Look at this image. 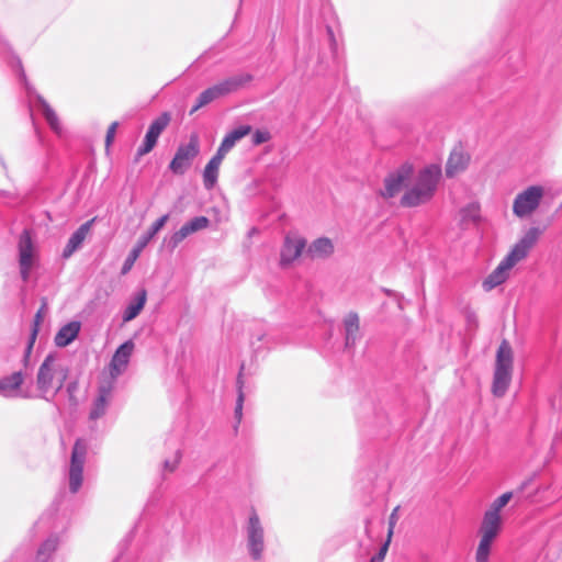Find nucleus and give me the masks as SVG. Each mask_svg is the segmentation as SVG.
Wrapping results in <instances>:
<instances>
[{
	"label": "nucleus",
	"mask_w": 562,
	"mask_h": 562,
	"mask_svg": "<svg viewBox=\"0 0 562 562\" xmlns=\"http://www.w3.org/2000/svg\"><path fill=\"white\" fill-rule=\"evenodd\" d=\"M88 452V443L83 439H78L72 448L70 465L68 471V486L72 494H76L83 482V465Z\"/></svg>",
	"instance_id": "8"
},
{
	"label": "nucleus",
	"mask_w": 562,
	"mask_h": 562,
	"mask_svg": "<svg viewBox=\"0 0 562 562\" xmlns=\"http://www.w3.org/2000/svg\"><path fill=\"white\" fill-rule=\"evenodd\" d=\"M192 233L190 232L187 224H184L179 231L173 233L167 241L168 247L173 250L178 247V245L184 240Z\"/></svg>",
	"instance_id": "31"
},
{
	"label": "nucleus",
	"mask_w": 562,
	"mask_h": 562,
	"mask_svg": "<svg viewBox=\"0 0 562 562\" xmlns=\"http://www.w3.org/2000/svg\"><path fill=\"white\" fill-rule=\"evenodd\" d=\"M345 328V347L350 349L355 347L356 342L360 339V323L359 316L355 312H350L344 318Z\"/></svg>",
	"instance_id": "19"
},
{
	"label": "nucleus",
	"mask_w": 562,
	"mask_h": 562,
	"mask_svg": "<svg viewBox=\"0 0 562 562\" xmlns=\"http://www.w3.org/2000/svg\"><path fill=\"white\" fill-rule=\"evenodd\" d=\"M237 383H238V397H237L236 407H235V418L239 423L241 419V416H243V404H244V394L241 391L240 375L238 376Z\"/></svg>",
	"instance_id": "35"
},
{
	"label": "nucleus",
	"mask_w": 562,
	"mask_h": 562,
	"mask_svg": "<svg viewBox=\"0 0 562 562\" xmlns=\"http://www.w3.org/2000/svg\"><path fill=\"white\" fill-rule=\"evenodd\" d=\"M94 222V218L83 223L78 227V229L72 233V235L69 237L67 245L65 246L63 250V258L68 259L70 258L75 251L81 248L85 239L87 238L88 234L90 233L91 226Z\"/></svg>",
	"instance_id": "17"
},
{
	"label": "nucleus",
	"mask_w": 562,
	"mask_h": 562,
	"mask_svg": "<svg viewBox=\"0 0 562 562\" xmlns=\"http://www.w3.org/2000/svg\"><path fill=\"white\" fill-rule=\"evenodd\" d=\"M541 231L538 227L529 228L526 234L519 239L518 243L513 247L510 252L499 262V265L494 269V271L484 280L483 288L485 291H491L494 288L504 283L508 276L509 271L515 267L519 261L525 259L529 254L530 249L537 243Z\"/></svg>",
	"instance_id": "3"
},
{
	"label": "nucleus",
	"mask_w": 562,
	"mask_h": 562,
	"mask_svg": "<svg viewBox=\"0 0 562 562\" xmlns=\"http://www.w3.org/2000/svg\"><path fill=\"white\" fill-rule=\"evenodd\" d=\"M513 374V350L508 341L503 340L497 349L492 393L503 397L508 390Z\"/></svg>",
	"instance_id": "5"
},
{
	"label": "nucleus",
	"mask_w": 562,
	"mask_h": 562,
	"mask_svg": "<svg viewBox=\"0 0 562 562\" xmlns=\"http://www.w3.org/2000/svg\"><path fill=\"white\" fill-rule=\"evenodd\" d=\"M168 220H169L168 214L162 215L151 225L149 231L139 238V240L137 241V245L127 255V257L122 266L121 274L125 276L132 270L135 261L140 256V252L143 251V249L146 247V245L149 243V240L166 225Z\"/></svg>",
	"instance_id": "12"
},
{
	"label": "nucleus",
	"mask_w": 562,
	"mask_h": 562,
	"mask_svg": "<svg viewBox=\"0 0 562 562\" xmlns=\"http://www.w3.org/2000/svg\"><path fill=\"white\" fill-rule=\"evenodd\" d=\"M158 137H159L158 135L154 134L153 132L147 131V133L145 135L144 143L137 150V155L144 156V155L148 154L149 151H151L158 140Z\"/></svg>",
	"instance_id": "33"
},
{
	"label": "nucleus",
	"mask_w": 562,
	"mask_h": 562,
	"mask_svg": "<svg viewBox=\"0 0 562 562\" xmlns=\"http://www.w3.org/2000/svg\"><path fill=\"white\" fill-rule=\"evenodd\" d=\"M512 497V492H506L502 494L491 504L490 508L486 512L492 513L493 515L501 516V510L508 504Z\"/></svg>",
	"instance_id": "30"
},
{
	"label": "nucleus",
	"mask_w": 562,
	"mask_h": 562,
	"mask_svg": "<svg viewBox=\"0 0 562 562\" xmlns=\"http://www.w3.org/2000/svg\"><path fill=\"white\" fill-rule=\"evenodd\" d=\"M80 331L79 322H70L64 325L55 336V344L58 347H66L74 341Z\"/></svg>",
	"instance_id": "24"
},
{
	"label": "nucleus",
	"mask_w": 562,
	"mask_h": 562,
	"mask_svg": "<svg viewBox=\"0 0 562 562\" xmlns=\"http://www.w3.org/2000/svg\"><path fill=\"white\" fill-rule=\"evenodd\" d=\"M42 322H43V314H42V308H41L36 313L35 317H34V321H33L32 330H31L30 338H29V341H27V346L25 348L24 357H23L24 366H27V363H29L30 356H31L34 342L36 340V337H37V334H38V328H40V325H41Z\"/></svg>",
	"instance_id": "27"
},
{
	"label": "nucleus",
	"mask_w": 562,
	"mask_h": 562,
	"mask_svg": "<svg viewBox=\"0 0 562 562\" xmlns=\"http://www.w3.org/2000/svg\"><path fill=\"white\" fill-rule=\"evenodd\" d=\"M133 350L134 342L132 340H127L122 344L111 359L109 376L103 380H113V385H115L116 379L126 370Z\"/></svg>",
	"instance_id": "15"
},
{
	"label": "nucleus",
	"mask_w": 562,
	"mask_h": 562,
	"mask_svg": "<svg viewBox=\"0 0 562 562\" xmlns=\"http://www.w3.org/2000/svg\"><path fill=\"white\" fill-rule=\"evenodd\" d=\"M224 158V156L216 151V154L211 158V160L205 166L203 172V182L204 187L207 190L212 189L215 186L217 181L218 169Z\"/></svg>",
	"instance_id": "23"
},
{
	"label": "nucleus",
	"mask_w": 562,
	"mask_h": 562,
	"mask_svg": "<svg viewBox=\"0 0 562 562\" xmlns=\"http://www.w3.org/2000/svg\"><path fill=\"white\" fill-rule=\"evenodd\" d=\"M250 131L251 127L249 125H243L233 130L223 138L220 147L217 148V153L225 157L236 143L247 136Z\"/></svg>",
	"instance_id": "20"
},
{
	"label": "nucleus",
	"mask_w": 562,
	"mask_h": 562,
	"mask_svg": "<svg viewBox=\"0 0 562 562\" xmlns=\"http://www.w3.org/2000/svg\"><path fill=\"white\" fill-rule=\"evenodd\" d=\"M464 222H476L480 217V206L477 203H470L461 210Z\"/></svg>",
	"instance_id": "32"
},
{
	"label": "nucleus",
	"mask_w": 562,
	"mask_h": 562,
	"mask_svg": "<svg viewBox=\"0 0 562 562\" xmlns=\"http://www.w3.org/2000/svg\"><path fill=\"white\" fill-rule=\"evenodd\" d=\"M76 390H77V383L76 382H70L67 385V392H68L70 397H72V394L75 393Z\"/></svg>",
	"instance_id": "41"
},
{
	"label": "nucleus",
	"mask_w": 562,
	"mask_h": 562,
	"mask_svg": "<svg viewBox=\"0 0 562 562\" xmlns=\"http://www.w3.org/2000/svg\"><path fill=\"white\" fill-rule=\"evenodd\" d=\"M117 125H119L117 122H113L109 126L108 132H106V137H105L106 147H109L112 144L115 133H116Z\"/></svg>",
	"instance_id": "40"
},
{
	"label": "nucleus",
	"mask_w": 562,
	"mask_h": 562,
	"mask_svg": "<svg viewBox=\"0 0 562 562\" xmlns=\"http://www.w3.org/2000/svg\"><path fill=\"white\" fill-rule=\"evenodd\" d=\"M18 248L21 278L26 282L35 263V249L27 229L23 231L21 234Z\"/></svg>",
	"instance_id": "13"
},
{
	"label": "nucleus",
	"mask_w": 562,
	"mask_h": 562,
	"mask_svg": "<svg viewBox=\"0 0 562 562\" xmlns=\"http://www.w3.org/2000/svg\"><path fill=\"white\" fill-rule=\"evenodd\" d=\"M397 513H398V506L393 509V512L391 513V515L389 517V530H387L389 538H392L395 525L398 520Z\"/></svg>",
	"instance_id": "38"
},
{
	"label": "nucleus",
	"mask_w": 562,
	"mask_h": 562,
	"mask_svg": "<svg viewBox=\"0 0 562 562\" xmlns=\"http://www.w3.org/2000/svg\"><path fill=\"white\" fill-rule=\"evenodd\" d=\"M270 139V134L266 131H256L255 134L252 135V143L255 145H260V144H263L266 142H268Z\"/></svg>",
	"instance_id": "39"
},
{
	"label": "nucleus",
	"mask_w": 562,
	"mask_h": 562,
	"mask_svg": "<svg viewBox=\"0 0 562 562\" xmlns=\"http://www.w3.org/2000/svg\"><path fill=\"white\" fill-rule=\"evenodd\" d=\"M245 531L248 552L254 560H259L265 550V530L255 510L249 515Z\"/></svg>",
	"instance_id": "9"
},
{
	"label": "nucleus",
	"mask_w": 562,
	"mask_h": 562,
	"mask_svg": "<svg viewBox=\"0 0 562 562\" xmlns=\"http://www.w3.org/2000/svg\"><path fill=\"white\" fill-rule=\"evenodd\" d=\"M307 252L312 258H327L334 252V244L329 238L321 237L308 246Z\"/></svg>",
	"instance_id": "26"
},
{
	"label": "nucleus",
	"mask_w": 562,
	"mask_h": 562,
	"mask_svg": "<svg viewBox=\"0 0 562 562\" xmlns=\"http://www.w3.org/2000/svg\"><path fill=\"white\" fill-rule=\"evenodd\" d=\"M392 538H386V541L381 546L379 552L371 558V562H383Z\"/></svg>",
	"instance_id": "36"
},
{
	"label": "nucleus",
	"mask_w": 562,
	"mask_h": 562,
	"mask_svg": "<svg viewBox=\"0 0 562 562\" xmlns=\"http://www.w3.org/2000/svg\"><path fill=\"white\" fill-rule=\"evenodd\" d=\"M37 105L45 117L46 122L50 126V128L57 134L61 135L63 126L59 122V119L55 111L50 108V105L41 97L36 95Z\"/></svg>",
	"instance_id": "25"
},
{
	"label": "nucleus",
	"mask_w": 562,
	"mask_h": 562,
	"mask_svg": "<svg viewBox=\"0 0 562 562\" xmlns=\"http://www.w3.org/2000/svg\"><path fill=\"white\" fill-rule=\"evenodd\" d=\"M199 153V137L196 134H192L188 144H182L178 147L173 159L170 161V170L176 175H183Z\"/></svg>",
	"instance_id": "10"
},
{
	"label": "nucleus",
	"mask_w": 562,
	"mask_h": 562,
	"mask_svg": "<svg viewBox=\"0 0 562 562\" xmlns=\"http://www.w3.org/2000/svg\"><path fill=\"white\" fill-rule=\"evenodd\" d=\"M502 525V516L493 515L487 512L484 513L479 529L480 542L475 554L476 562H488L492 543L501 532Z\"/></svg>",
	"instance_id": "7"
},
{
	"label": "nucleus",
	"mask_w": 562,
	"mask_h": 562,
	"mask_svg": "<svg viewBox=\"0 0 562 562\" xmlns=\"http://www.w3.org/2000/svg\"><path fill=\"white\" fill-rule=\"evenodd\" d=\"M544 190L540 186L528 187L518 193L514 200L513 212L516 216L522 218L532 214L539 206Z\"/></svg>",
	"instance_id": "11"
},
{
	"label": "nucleus",
	"mask_w": 562,
	"mask_h": 562,
	"mask_svg": "<svg viewBox=\"0 0 562 562\" xmlns=\"http://www.w3.org/2000/svg\"><path fill=\"white\" fill-rule=\"evenodd\" d=\"M327 34H328L330 42H335L334 32L330 26H327Z\"/></svg>",
	"instance_id": "42"
},
{
	"label": "nucleus",
	"mask_w": 562,
	"mask_h": 562,
	"mask_svg": "<svg viewBox=\"0 0 562 562\" xmlns=\"http://www.w3.org/2000/svg\"><path fill=\"white\" fill-rule=\"evenodd\" d=\"M170 122L169 113L165 112L155 119L148 127V132H153L154 134L160 136L164 130L168 126Z\"/></svg>",
	"instance_id": "29"
},
{
	"label": "nucleus",
	"mask_w": 562,
	"mask_h": 562,
	"mask_svg": "<svg viewBox=\"0 0 562 562\" xmlns=\"http://www.w3.org/2000/svg\"><path fill=\"white\" fill-rule=\"evenodd\" d=\"M470 157L463 150L462 147H456L450 153L448 161L446 164V175L448 178H452L458 173L464 171L469 165Z\"/></svg>",
	"instance_id": "18"
},
{
	"label": "nucleus",
	"mask_w": 562,
	"mask_h": 562,
	"mask_svg": "<svg viewBox=\"0 0 562 562\" xmlns=\"http://www.w3.org/2000/svg\"><path fill=\"white\" fill-rule=\"evenodd\" d=\"M305 239L295 234H288L280 252V266L290 267L303 252Z\"/></svg>",
	"instance_id": "16"
},
{
	"label": "nucleus",
	"mask_w": 562,
	"mask_h": 562,
	"mask_svg": "<svg viewBox=\"0 0 562 562\" xmlns=\"http://www.w3.org/2000/svg\"><path fill=\"white\" fill-rule=\"evenodd\" d=\"M181 451L177 450L172 460H166L164 462V469L168 472H173L180 462Z\"/></svg>",
	"instance_id": "37"
},
{
	"label": "nucleus",
	"mask_w": 562,
	"mask_h": 562,
	"mask_svg": "<svg viewBox=\"0 0 562 562\" xmlns=\"http://www.w3.org/2000/svg\"><path fill=\"white\" fill-rule=\"evenodd\" d=\"M186 224L189 227L190 232L193 234L201 229L206 228L210 225V220L205 216H196Z\"/></svg>",
	"instance_id": "34"
},
{
	"label": "nucleus",
	"mask_w": 562,
	"mask_h": 562,
	"mask_svg": "<svg viewBox=\"0 0 562 562\" xmlns=\"http://www.w3.org/2000/svg\"><path fill=\"white\" fill-rule=\"evenodd\" d=\"M147 292L145 289L139 290L130 301L123 313V322L127 323L138 316L146 304Z\"/></svg>",
	"instance_id": "21"
},
{
	"label": "nucleus",
	"mask_w": 562,
	"mask_h": 562,
	"mask_svg": "<svg viewBox=\"0 0 562 562\" xmlns=\"http://www.w3.org/2000/svg\"><path fill=\"white\" fill-rule=\"evenodd\" d=\"M441 176V167L437 164L425 166L415 173L413 165L406 162L384 179V188L380 194L384 199H391L405 189L401 198V205L417 207L434 199Z\"/></svg>",
	"instance_id": "1"
},
{
	"label": "nucleus",
	"mask_w": 562,
	"mask_h": 562,
	"mask_svg": "<svg viewBox=\"0 0 562 562\" xmlns=\"http://www.w3.org/2000/svg\"><path fill=\"white\" fill-rule=\"evenodd\" d=\"M69 374V368L55 353L46 356L36 374L38 397L52 401L63 389Z\"/></svg>",
	"instance_id": "4"
},
{
	"label": "nucleus",
	"mask_w": 562,
	"mask_h": 562,
	"mask_svg": "<svg viewBox=\"0 0 562 562\" xmlns=\"http://www.w3.org/2000/svg\"><path fill=\"white\" fill-rule=\"evenodd\" d=\"M252 77L248 74L236 75L205 89L200 93L196 104L191 109L190 114H193L199 109L210 104L211 102L233 93L244 87L247 82L251 81Z\"/></svg>",
	"instance_id": "6"
},
{
	"label": "nucleus",
	"mask_w": 562,
	"mask_h": 562,
	"mask_svg": "<svg viewBox=\"0 0 562 562\" xmlns=\"http://www.w3.org/2000/svg\"><path fill=\"white\" fill-rule=\"evenodd\" d=\"M56 548H57V539L56 538H48L38 548V550H37V559L41 562L46 561L50 557V554L56 550Z\"/></svg>",
	"instance_id": "28"
},
{
	"label": "nucleus",
	"mask_w": 562,
	"mask_h": 562,
	"mask_svg": "<svg viewBox=\"0 0 562 562\" xmlns=\"http://www.w3.org/2000/svg\"><path fill=\"white\" fill-rule=\"evenodd\" d=\"M24 381L22 372L18 371L0 380V394L4 397L16 396Z\"/></svg>",
	"instance_id": "22"
},
{
	"label": "nucleus",
	"mask_w": 562,
	"mask_h": 562,
	"mask_svg": "<svg viewBox=\"0 0 562 562\" xmlns=\"http://www.w3.org/2000/svg\"><path fill=\"white\" fill-rule=\"evenodd\" d=\"M113 380H101L98 386V394L92 402V406L89 413V419L95 422L103 417L108 411V407L112 401Z\"/></svg>",
	"instance_id": "14"
},
{
	"label": "nucleus",
	"mask_w": 562,
	"mask_h": 562,
	"mask_svg": "<svg viewBox=\"0 0 562 562\" xmlns=\"http://www.w3.org/2000/svg\"><path fill=\"white\" fill-rule=\"evenodd\" d=\"M541 231L538 227L529 228L526 234L519 239L518 243L513 247L510 252L499 262V265L494 269V271L484 280L483 288L485 291H491L494 288L504 283L508 276L509 271L515 267L519 261L525 259L529 254L530 249L537 243Z\"/></svg>",
	"instance_id": "2"
}]
</instances>
